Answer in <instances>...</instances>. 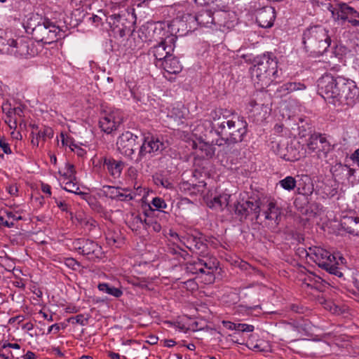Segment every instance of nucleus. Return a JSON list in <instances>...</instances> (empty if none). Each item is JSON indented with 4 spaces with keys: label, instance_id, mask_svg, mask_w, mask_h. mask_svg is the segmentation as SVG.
Here are the masks:
<instances>
[{
    "label": "nucleus",
    "instance_id": "c756f323",
    "mask_svg": "<svg viewBox=\"0 0 359 359\" xmlns=\"http://www.w3.org/2000/svg\"><path fill=\"white\" fill-rule=\"evenodd\" d=\"M195 20L199 25L206 26L213 22L212 13L210 11H202L195 16Z\"/></svg>",
    "mask_w": 359,
    "mask_h": 359
},
{
    "label": "nucleus",
    "instance_id": "20e7f679",
    "mask_svg": "<svg viewBox=\"0 0 359 359\" xmlns=\"http://www.w3.org/2000/svg\"><path fill=\"white\" fill-rule=\"evenodd\" d=\"M329 31L320 25L306 28L302 34L304 50L314 55H322L331 45Z\"/></svg>",
    "mask_w": 359,
    "mask_h": 359
},
{
    "label": "nucleus",
    "instance_id": "8fccbe9b",
    "mask_svg": "<svg viewBox=\"0 0 359 359\" xmlns=\"http://www.w3.org/2000/svg\"><path fill=\"white\" fill-rule=\"evenodd\" d=\"M72 151H74L78 156L83 157L86 154V151L76 146V144L70 145Z\"/></svg>",
    "mask_w": 359,
    "mask_h": 359
},
{
    "label": "nucleus",
    "instance_id": "a878e982",
    "mask_svg": "<svg viewBox=\"0 0 359 359\" xmlns=\"http://www.w3.org/2000/svg\"><path fill=\"white\" fill-rule=\"evenodd\" d=\"M144 229L149 232L158 233L161 231L162 226L156 217L144 212Z\"/></svg>",
    "mask_w": 359,
    "mask_h": 359
},
{
    "label": "nucleus",
    "instance_id": "864d4df0",
    "mask_svg": "<svg viewBox=\"0 0 359 359\" xmlns=\"http://www.w3.org/2000/svg\"><path fill=\"white\" fill-rule=\"evenodd\" d=\"M57 206L63 212H69V205L65 201H58L55 199Z\"/></svg>",
    "mask_w": 359,
    "mask_h": 359
},
{
    "label": "nucleus",
    "instance_id": "dca6fc26",
    "mask_svg": "<svg viewBox=\"0 0 359 359\" xmlns=\"http://www.w3.org/2000/svg\"><path fill=\"white\" fill-rule=\"evenodd\" d=\"M10 53L19 57L34 56L36 53L33 44L27 39H11Z\"/></svg>",
    "mask_w": 359,
    "mask_h": 359
},
{
    "label": "nucleus",
    "instance_id": "9b49d317",
    "mask_svg": "<svg viewBox=\"0 0 359 359\" xmlns=\"http://www.w3.org/2000/svg\"><path fill=\"white\" fill-rule=\"evenodd\" d=\"M177 36L169 35L152 48V53L158 64L168 57L174 51Z\"/></svg>",
    "mask_w": 359,
    "mask_h": 359
},
{
    "label": "nucleus",
    "instance_id": "5701e85b",
    "mask_svg": "<svg viewBox=\"0 0 359 359\" xmlns=\"http://www.w3.org/2000/svg\"><path fill=\"white\" fill-rule=\"evenodd\" d=\"M63 189L67 191L81 196V198L86 200L90 205L93 204V201H95V198H93L88 194L82 191H79V187L78 186L76 180H72L65 182V186Z\"/></svg>",
    "mask_w": 359,
    "mask_h": 359
},
{
    "label": "nucleus",
    "instance_id": "a19ab883",
    "mask_svg": "<svg viewBox=\"0 0 359 359\" xmlns=\"http://www.w3.org/2000/svg\"><path fill=\"white\" fill-rule=\"evenodd\" d=\"M196 2L198 1L201 4L209 5L211 4H215L216 6L220 9L226 8V5L222 4V0H195Z\"/></svg>",
    "mask_w": 359,
    "mask_h": 359
},
{
    "label": "nucleus",
    "instance_id": "e433bc0d",
    "mask_svg": "<svg viewBox=\"0 0 359 359\" xmlns=\"http://www.w3.org/2000/svg\"><path fill=\"white\" fill-rule=\"evenodd\" d=\"M89 316H85L83 314H79L76 316L71 317L68 319V322L72 324H79L81 325H86L88 324Z\"/></svg>",
    "mask_w": 359,
    "mask_h": 359
},
{
    "label": "nucleus",
    "instance_id": "3c124183",
    "mask_svg": "<svg viewBox=\"0 0 359 359\" xmlns=\"http://www.w3.org/2000/svg\"><path fill=\"white\" fill-rule=\"evenodd\" d=\"M352 280L355 287L359 290V270L353 271Z\"/></svg>",
    "mask_w": 359,
    "mask_h": 359
},
{
    "label": "nucleus",
    "instance_id": "f3484780",
    "mask_svg": "<svg viewBox=\"0 0 359 359\" xmlns=\"http://www.w3.org/2000/svg\"><path fill=\"white\" fill-rule=\"evenodd\" d=\"M106 20L115 37H123L130 32V28L126 25L128 23L127 19L119 14L111 15Z\"/></svg>",
    "mask_w": 359,
    "mask_h": 359
},
{
    "label": "nucleus",
    "instance_id": "13d9d810",
    "mask_svg": "<svg viewBox=\"0 0 359 359\" xmlns=\"http://www.w3.org/2000/svg\"><path fill=\"white\" fill-rule=\"evenodd\" d=\"M222 324H223L224 327H226L228 330H236V323H232V322H230V321H225V320H224L222 322Z\"/></svg>",
    "mask_w": 359,
    "mask_h": 359
},
{
    "label": "nucleus",
    "instance_id": "4be33fe9",
    "mask_svg": "<svg viewBox=\"0 0 359 359\" xmlns=\"http://www.w3.org/2000/svg\"><path fill=\"white\" fill-rule=\"evenodd\" d=\"M156 66L161 67L168 74H173L180 73L182 69V66L179 60L175 57H172V54L162 61L161 63H156Z\"/></svg>",
    "mask_w": 359,
    "mask_h": 359
},
{
    "label": "nucleus",
    "instance_id": "2eb2a0df",
    "mask_svg": "<svg viewBox=\"0 0 359 359\" xmlns=\"http://www.w3.org/2000/svg\"><path fill=\"white\" fill-rule=\"evenodd\" d=\"M79 252L87 256L89 259H100L103 257L102 248L97 243L90 240H81L78 242Z\"/></svg>",
    "mask_w": 359,
    "mask_h": 359
},
{
    "label": "nucleus",
    "instance_id": "6e6d98bb",
    "mask_svg": "<svg viewBox=\"0 0 359 359\" xmlns=\"http://www.w3.org/2000/svg\"><path fill=\"white\" fill-rule=\"evenodd\" d=\"M206 184L204 182H199L197 184H193L192 187L197 192H203Z\"/></svg>",
    "mask_w": 359,
    "mask_h": 359
},
{
    "label": "nucleus",
    "instance_id": "c85d7f7f",
    "mask_svg": "<svg viewBox=\"0 0 359 359\" xmlns=\"http://www.w3.org/2000/svg\"><path fill=\"white\" fill-rule=\"evenodd\" d=\"M97 287L100 291L115 297H119L123 294V292L119 288L111 286L108 283H100Z\"/></svg>",
    "mask_w": 359,
    "mask_h": 359
},
{
    "label": "nucleus",
    "instance_id": "79ce46f5",
    "mask_svg": "<svg viewBox=\"0 0 359 359\" xmlns=\"http://www.w3.org/2000/svg\"><path fill=\"white\" fill-rule=\"evenodd\" d=\"M155 183L157 185H161L166 189H172L173 184L168 180L163 177H156L155 179Z\"/></svg>",
    "mask_w": 359,
    "mask_h": 359
},
{
    "label": "nucleus",
    "instance_id": "f8f14e48",
    "mask_svg": "<svg viewBox=\"0 0 359 359\" xmlns=\"http://www.w3.org/2000/svg\"><path fill=\"white\" fill-rule=\"evenodd\" d=\"M137 139L138 137L130 131L122 133L116 142L118 150L126 156L131 157L137 149Z\"/></svg>",
    "mask_w": 359,
    "mask_h": 359
},
{
    "label": "nucleus",
    "instance_id": "4468645a",
    "mask_svg": "<svg viewBox=\"0 0 359 359\" xmlns=\"http://www.w3.org/2000/svg\"><path fill=\"white\" fill-rule=\"evenodd\" d=\"M123 122V116L118 110L111 111L102 116L99 121L101 130L107 134L116 130Z\"/></svg>",
    "mask_w": 359,
    "mask_h": 359
},
{
    "label": "nucleus",
    "instance_id": "cd10ccee",
    "mask_svg": "<svg viewBox=\"0 0 359 359\" xmlns=\"http://www.w3.org/2000/svg\"><path fill=\"white\" fill-rule=\"evenodd\" d=\"M306 89V86L300 82H287L282 85L280 88V92L290 93L296 90H303Z\"/></svg>",
    "mask_w": 359,
    "mask_h": 359
},
{
    "label": "nucleus",
    "instance_id": "c03bdc74",
    "mask_svg": "<svg viewBox=\"0 0 359 359\" xmlns=\"http://www.w3.org/2000/svg\"><path fill=\"white\" fill-rule=\"evenodd\" d=\"M126 192L128 191V190H123ZM133 196L131 193H123L121 191V189L119 190V193L118 194V197L116 198V200L121 201H130L133 199Z\"/></svg>",
    "mask_w": 359,
    "mask_h": 359
},
{
    "label": "nucleus",
    "instance_id": "58836bf2",
    "mask_svg": "<svg viewBox=\"0 0 359 359\" xmlns=\"http://www.w3.org/2000/svg\"><path fill=\"white\" fill-rule=\"evenodd\" d=\"M119 238V236L114 232L109 231L106 235V241L109 245H116L118 243Z\"/></svg>",
    "mask_w": 359,
    "mask_h": 359
},
{
    "label": "nucleus",
    "instance_id": "0eeeda50",
    "mask_svg": "<svg viewBox=\"0 0 359 359\" xmlns=\"http://www.w3.org/2000/svg\"><path fill=\"white\" fill-rule=\"evenodd\" d=\"M61 29L49 20H45L43 23H39L32 28V37L37 42L50 44L60 37L58 35Z\"/></svg>",
    "mask_w": 359,
    "mask_h": 359
},
{
    "label": "nucleus",
    "instance_id": "37998d69",
    "mask_svg": "<svg viewBox=\"0 0 359 359\" xmlns=\"http://www.w3.org/2000/svg\"><path fill=\"white\" fill-rule=\"evenodd\" d=\"M236 330L243 332H251L254 330V326L245 323H236Z\"/></svg>",
    "mask_w": 359,
    "mask_h": 359
},
{
    "label": "nucleus",
    "instance_id": "bb28decb",
    "mask_svg": "<svg viewBox=\"0 0 359 359\" xmlns=\"http://www.w3.org/2000/svg\"><path fill=\"white\" fill-rule=\"evenodd\" d=\"M341 225L349 233H354L359 225V217H344Z\"/></svg>",
    "mask_w": 359,
    "mask_h": 359
},
{
    "label": "nucleus",
    "instance_id": "5fc2aeb1",
    "mask_svg": "<svg viewBox=\"0 0 359 359\" xmlns=\"http://www.w3.org/2000/svg\"><path fill=\"white\" fill-rule=\"evenodd\" d=\"M5 122L11 129H15L17 127V120L16 118H13V116L11 117H7V119L5 120Z\"/></svg>",
    "mask_w": 359,
    "mask_h": 359
},
{
    "label": "nucleus",
    "instance_id": "bf43d9fd",
    "mask_svg": "<svg viewBox=\"0 0 359 359\" xmlns=\"http://www.w3.org/2000/svg\"><path fill=\"white\" fill-rule=\"evenodd\" d=\"M346 50H347V48L344 46H335V50H334V53L336 55H342L343 53H346Z\"/></svg>",
    "mask_w": 359,
    "mask_h": 359
},
{
    "label": "nucleus",
    "instance_id": "6e6552de",
    "mask_svg": "<svg viewBox=\"0 0 359 359\" xmlns=\"http://www.w3.org/2000/svg\"><path fill=\"white\" fill-rule=\"evenodd\" d=\"M168 147V142L163 137L158 136H147L140 147L137 161H141L147 154L158 155Z\"/></svg>",
    "mask_w": 359,
    "mask_h": 359
},
{
    "label": "nucleus",
    "instance_id": "aec40b11",
    "mask_svg": "<svg viewBox=\"0 0 359 359\" xmlns=\"http://www.w3.org/2000/svg\"><path fill=\"white\" fill-rule=\"evenodd\" d=\"M307 146L309 150L314 151L316 149L321 151L324 156L330 149V144L326 138L320 134H313L309 139Z\"/></svg>",
    "mask_w": 359,
    "mask_h": 359
},
{
    "label": "nucleus",
    "instance_id": "052dcab7",
    "mask_svg": "<svg viewBox=\"0 0 359 359\" xmlns=\"http://www.w3.org/2000/svg\"><path fill=\"white\" fill-rule=\"evenodd\" d=\"M290 309L292 311H293L296 313H304V308L297 304H292L290 306Z\"/></svg>",
    "mask_w": 359,
    "mask_h": 359
},
{
    "label": "nucleus",
    "instance_id": "69168bd1",
    "mask_svg": "<svg viewBox=\"0 0 359 359\" xmlns=\"http://www.w3.org/2000/svg\"><path fill=\"white\" fill-rule=\"evenodd\" d=\"M22 113H23L22 108H21L20 107L13 108V114L14 115L21 117L22 115Z\"/></svg>",
    "mask_w": 359,
    "mask_h": 359
},
{
    "label": "nucleus",
    "instance_id": "f03ea898",
    "mask_svg": "<svg viewBox=\"0 0 359 359\" xmlns=\"http://www.w3.org/2000/svg\"><path fill=\"white\" fill-rule=\"evenodd\" d=\"M214 128L219 138L212 140V144H234L243 141L247 133L248 123L244 117L241 116H233L231 119L219 118L217 123H214Z\"/></svg>",
    "mask_w": 359,
    "mask_h": 359
},
{
    "label": "nucleus",
    "instance_id": "de8ad7c7",
    "mask_svg": "<svg viewBox=\"0 0 359 359\" xmlns=\"http://www.w3.org/2000/svg\"><path fill=\"white\" fill-rule=\"evenodd\" d=\"M98 14L93 15L90 19L93 20V22L96 25H98L102 21V18L106 17L105 14L102 12V11H98Z\"/></svg>",
    "mask_w": 359,
    "mask_h": 359
},
{
    "label": "nucleus",
    "instance_id": "f704fd0d",
    "mask_svg": "<svg viewBox=\"0 0 359 359\" xmlns=\"http://www.w3.org/2000/svg\"><path fill=\"white\" fill-rule=\"evenodd\" d=\"M120 189H121L119 187H111L108 185H104L102 187V191L104 194L107 197L111 198L112 199H116Z\"/></svg>",
    "mask_w": 359,
    "mask_h": 359
},
{
    "label": "nucleus",
    "instance_id": "680f3d73",
    "mask_svg": "<svg viewBox=\"0 0 359 359\" xmlns=\"http://www.w3.org/2000/svg\"><path fill=\"white\" fill-rule=\"evenodd\" d=\"M65 263L68 266L74 267L75 265L79 266V263L73 258L67 259Z\"/></svg>",
    "mask_w": 359,
    "mask_h": 359
},
{
    "label": "nucleus",
    "instance_id": "338daca9",
    "mask_svg": "<svg viewBox=\"0 0 359 359\" xmlns=\"http://www.w3.org/2000/svg\"><path fill=\"white\" fill-rule=\"evenodd\" d=\"M348 22L349 23H351V25L353 26V27H359V20L355 19V18L353 17H351L350 19L348 20Z\"/></svg>",
    "mask_w": 359,
    "mask_h": 359
},
{
    "label": "nucleus",
    "instance_id": "1a4fd4ad",
    "mask_svg": "<svg viewBox=\"0 0 359 359\" xmlns=\"http://www.w3.org/2000/svg\"><path fill=\"white\" fill-rule=\"evenodd\" d=\"M206 257L197 258L186 263V271L191 274H207L212 275L214 269L217 268L215 259H208Z\"/></svg>",
    "mask_w": 359,
    "mask_h": 359
},
{
    "label": "nucleus",
    "instance_id": "e2e57ef3",
    "mask_svg": "<svg viewBox=\"0 0 359 359\" xmlns=\"http://www.w3.org/2000/svg\"><path fill=\"white\" fill-rule=\"evenodd\" d=\"M6 347H9V348H15V349H20V346L18 344H16V343H15V344L7 343V344H4L2 346V348H5Z\"/></svg>",
    "mask_w": 359,
    "mask_h": 359
},
{
    "label": "nucleus",
    "instance_id": "a211bd4d",
    "mask_svg": "<svg viewBox=\"0 0 359 359\" xmlns=\"http://www.w3.org/2000/svg\"><path fill=\"white\" fill-rule=\"evenodd\" d=\"M302 280V287L305 290H316L318 292H323L328 286V283L321 277L313 273L309 272L306 273Z\"/></svg>",
    "mask_w": 359,
    "mask_h": 359
},
{
    "label": "nucleus",
    "instance_id": "7ed1b4c3",
    "mask_svg": "<svg viewBox=\"0 0 359 359\" xmlns=\"http://www.w3.org/2000/svg\"><path fill=\"white\" fill-rule=\"evenodd\" d=\"M278 62L271 54H263L255 57L251 75L257 89L262 90L268 88L277 74Z\"/></svg>",
    "mask_w": 359,
    "mask_h": 359
},
{
    "label": "nucleus",
    "instance_id": "4d7b16f0",
    "mask_svg": "<svg viewBox=\"0 0 359 359\" xmlns=\"http://www.w3.org/2000/svg\"><path fill=\"white\" fill-rule=\"evenodd\" d=\"M351 159L357 164L359 168V149H357L351 155Z\"/></svg>",
    "mask_w": 359,
    "mask_h": 359
},
{
    "label": "nucleus",
    "instance_id": "7c9ffc66",
    "mask_svg": "<svg viewBox=\"0 0 359 359\" xmlns=\"http://www.w3.org/2000/svg\"><path fill=\"white\" fill-rule=\"evenodd\" d=\"M230 195L229 194H222L218 196L214 197L212 201H211L212 206L215 208H219L222 210L224 208L226 207L229 203Z\"/></svg>",
    "mask_w": 359,
    "mask_h": 359
},
{
    "label": "nucleus",
    "instance_id": "f257e3e1",
    "mask_svg": "<svg viewBox=\"0 0 359 359\" xmlns=\"http://www.w3.org/2000/svg\"><path fill=\"white\" fill-rule=\"evenodd\" d=\"M319 94L335 106L352 107L359 101V88L353 80L325 74L318 80Z\"/></svg>",
    "mask_w": 359,
    "mask_h": 359
},
{
    "label": "nucleus",
    "instance_id": "72a5a7b5",
    "mask_svg": "<svg viewBox=\"0 0 359 359\" xmlns=\"http://www.w3.org/2000/svg\"><path fill=\"white\" fill-rule=\"evenodd\" d=\"M296 180L292 176H287L279 182L280 185L285 190H293L296 187Z\"/></svg>",
    "mask_w": 359,
    "mask_h": 359
},
{
    "label": "nucleus",
    "instance_id": "423d86ee",
    "mask_svg": "<svg viewBox=\"0 0 359 359\" xmlns=\"http://www.w3.org/2000/svg\"><path fill=\"white\" fill-rule=\"evenodd\" d=\"M180 241L191 252L201 257H206L209 254L208 240L198 231L194 230L181 236Z\"/></svg>",
    "mask_w": 359,
    "mask_h": 359
},
{
    "label": "nucleus",
    "instance_id": "b1692460",
    "mask_svg": "<svg viewBox=\"0 0 359 359\" xmlns=\"http://www.w3.org/2000/svg\"><path fill=\"white\" fill-rule=\"evenodd\" d=\"M121 161H116L112 158H104V166L107 167L110 175L114 177H119L123 168Z\"/></svg>",
    "mask_w": 359,
    "mask_h": 359
},
{
    "label": "nucleus",
    "instance_id": "39448f33",
    "mask_svg": "<svg viewBox=\"0 0 359 359\" xmlns=\"http://www.w3.org/2000/svg\"><path fill=\"white\" fill-rule=\"evenodd\" d=\"M309 250L310 259L318 264L319 267L328 271L330 274L338 277L343 276V273L338 267L339 262L336 260L337 257L334 255L321 248H309Z\"/></svg>",
    "mask_w": 359,
    "mask_h": 359
},
{
    "label": "nucleus",
    "instance_id": "4c0bfd02",
    "mask_svg": "<svg viewBox=\"0 0 359 359\" xmlns=\"http://www.w3.org/2000/svg\"><path fill=\"white\" fill-rule=\"evenodd\" d=\"M60 174L63 176L65 180L69 181L72 180H76L75 177V168L74 165L72 164H67V171L64 173H62L60 171Z\"/></svg>",
    "mask_w": 359,
    "mask_h": 359
},
{
    "label": "nucleus",
    "instance_id": "a18cd8bd",
    "mask_svg": "<svg viewBox=\"0 0 359 359\" xmlns=\"http://www.w3.org/2000/svg\"><path fill=\"white\" fill-rule=\"evenodd\" d=\"M151 203L157 209L165 208L167 207L165 201L159 197L154 198Z\"/></svg>",
    "mask_w": 359,
    "mask_h": 359
},
{
    "label": "nucleus",
    "instance_id": "ddd939ff",
    "mask_svg": "<svg viewBox=\"0 0 359 359\" xmlns=\"http://www.w3.org/2000/svg\"><path fill=\"white\" fill-rule=\"evenodd\" d=\"M282 211L274 203L270 202L266 206L263 208L262 214L260 213V217H264V220L262 222H264L265 225L271 229H276L281 219Z\"/></svg>",
    "mask_w": 359,
    "mask_h": 359
},
{
    "label": "nucleus",
    "instance_id": "6ab92c4d",
    "mask_svg": "<svg viewBox=\"0 0 359 359\" xmlns=\"http://www.w3.org/2000/svg\"><path fill=\"white\" fill-rule=\"evenodd\" d=\"M255 15L257 23L263 28L272 27L276 19L275 10L271 6H264L257 9Z\"/></svg>",
    "mask_w": 359,
    "mask_h": 359
},
{
    "label": "nucleus",
    "instance_id": "412c9836",
    "mask_svg": "<svg viewBox=\"0 0 359 359\" xmlns=\"http://www.w3.org/2000/svg\"><path fill=\"white\" fill-rule=\"evenodd\" d=\"M332 18L335 21L341 20L342 22L348 21L353 12V8L349 6L345 3L338 4L332 11Z\"/></svg>",
    "mask_w": 359,
    "mask_h": 359
},
{
    "label": "nucleus",
    "instance_id": "c9c22d12",
    "mask_svg": "<svg viewBox=\"0 0 359 359\" xmlns=\"http://www.w3.org/2000/svg\"><path fill=\"white\" fill-rule=\"evenodd\" d=\"M37 139H41L46 141L47 138H52L53 137V130L50 127L44 126L43 130H40L36 134Z\"/></svg>",
    "mask_w": 359,
    "mask_h": 359
},
{
    "label": "nucleus",
    "instance_id": "ea45409f",
    "mask_svg": "<svg viewBox=\"0 0 359 359\" xmlns=\"http://www.w3.org/2000/svg\"><path fill=\"white\" fill-rule=\"evenodd\" d=\"M11 39L6 40L0 36V53H4L11 50L10 44Z\"/></svg>",
    "mask_w": 359,
    "mask_h": 359
},
{
    "label": "nucleus",
    "instance_id": "09e8293b",
    "mask_svg": "<svg viewBox=\"0 0 359 359\" xmlns=\"http://www.w3.org/2000/svg\"><path fill=\"white\" fill-rule=\"evenodd\" d=\"M2 111L6 114L7 117H11L13 114V108L11 107L9 103H6L2 105Z\"/></svg>",
    "mask_w": 359,
    "mask_h": 359
},
{
    "label": "nucleus",
    "instance_id": "9d476101",
    "mask_svg": "<svg viewBox=\"0 0 359 359\" xmlns=\"http://www.w3.org/2000/svg\"><path fill=\"white\" fill-rule=\"evenodd\" d=\"M261 204L260 200L249 198L244 201L243 199L234 204V212L241 222L251 213L255 214L256 219H259L261 216Z\"/></svg>",
    "mask_w": 359,
    "mask_h": 359
},
{
    "label": "nucleus",
    "instance_id": "774afa93",
    "mask_svg": "<svg viewBox=\"0 0 359 359\" xmlns=\"http://www.w3.org/2000/svg\"><path fill=\"white\" fill-rule=\"evenodd\" d=\"M23 358L24 359H35L36 355L34 352L28 351Z\"/></svg>",
    "mask_w": 359,
    "mask_h": 359
},
{
    "label": "nucleus",
    "instance_id": "0e129e2a",
    "mask_svg": "<svg viewBox=\"0 0 359 359\" xmlns=\"http://www.w3.org/2000/svg\"><path fill=\"white\" fill-rule=\"evenodd\" d=\"M41 190L43 193H46L50 196L51 191H50V187L48 184H42L41 185Z\"/></svg>",
    "mask_w": 359,
    "mask_h": 359
},
{
    "label": "nucleus",
    "instance_id": "49530a36",
    "mask_svg": "<svg viewBox=\"0 0 359 359\" xmlns=\"http://www.w3.org/2000/svg\"><path fill=\"white\" fill-rule=\"evenodd\" d=\"M0 147L6 154H10L12 153L10 146L8 143L6 142L4 137H0Z\"/></svg>",
    "mask_w": 359,
    "mask_h": 359
},
{
    "label": "nucleus",
    "instance_id": "393cba45",
    "mask_svg": "<svg viewBox=\"0 0 359 359\" xmlns=\"http://www.w3.org/2000/svg\"><path fill=\"white\" fill-rule=\"evenodd\" d=\"M195 144L196 155L201 158H209L215 154V149L209 143L204 142H199Z\"/></svg>",
    "mask_w": 359,
    "mask_h": 359
},
{
    "label": "nucleus",
    "instance_id": "2f4dec72",
    "mask_svg": "<svg viewBox=\"0 0 359 359\" xmlns=\"http://www.w3.org/2000/svg\"><path fill=\"white\" fill-rule=\"evenodd\" d=\"M129 227L133 231H137L141 227L144 228V216L140 214H132L131 219L129 221Z\"/></svg>",
    "mask_w": 359,
    "mask_h": 359
},
{
    "label": "nucleus",
    "instance_id": "603ef678",
    "mask_svg": "<svg viewBox=\"0 0 359 359\" xmlns=\"http://www.w3.org/2000/svg\"><path fill=\"white\" fill-rule=\"evenodd\" d=\"M275 145L276 147V153L277 154L282 158L285 159V160H287V161H291L290 158L289 156H287V154H284L283 152V151L280 149V144L278 143H275Z\"/></svg>",
    "mask_w": 359,
    "mask_h": 359
},
{
    "label": "nucleus",
    "instance_id": "473e14b6",
    "mask_svg": "<svg viewBox=\"0 0 359 359\" xmlns=\"http://www.w3.org/2000/svg\"><path fill=\"white\" fill-rule=\"evenodd\" d=\"M168 252L169 253L175 255V258L178 259L179 262L181 261V259L182 260H186L187 257L189 256V254L187 251L182 249L179 246H172L168 248Z\"/></svg>",
    "mask_w": 359,
    "mask_h": 359
}]
</instances>
